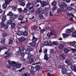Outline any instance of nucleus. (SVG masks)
Returning <instances> with one entry per match:
<instances>
[{
	"mask_svg": "<svg viewBox=\"0 0 76 76\" xmlns=\"http://www.w3.org/2000/svg\"><path fill=\"white\" fill-rule=\"evenodd\" d=\"M8 62L10 65H12L13 66L12 68V70L13 71L16 69H19L21 67L22 64L19 63V61H18L16 62L15 61H11L10 60H9L8 61Z\"/></svg>",
	"mask_w": 76,
	"mask_h": 76,
	"instance_id": "obj_1",
	"label": "nucleus"
},
{
	"mask_svg": "<svg viewBox=\"0 0 76 76\" xmlns=\"http://www.w3.org/2000/svg\"><path fill=\"white\" fill-rule=\"evenodd\" d=\"M53 45L57 46V45H58V43L56 41H53L52 42L50 39L47 41H44L43 43V45L44 46L49 45V46H53Z\"/></svg>",
	"mask_w": 76,
	"mask_h": 76,
	"instance_id": "obj_2",
	"label": "nucleus"
},
{
	"mask_svg": "<svg viewBox=\"0 0 76 76\" xmlns=\"http://www.w3.org/2000/svg\"><path fill=\"white\" fill-rule=\"evenodd\" d=\"M66 3L64 2H63L61 3V4L60 5V8H58V13L60 12H64L66 11V10L64 9L65 7L67 6Z\"/></svg>",
	"mask_w": 76,
	"mask_h": 76,
	"instance_id": "obj_3",
	"label": "nucleus"
},
{
	"mask_svg": "<svg viewBox=\"0 0 76 76\" xmlns=\"http://www.w3.org/2000/svg\"><path fill=\"white\" fill-rule=\"evenodd\" d=\"M74 29L73 28H72L70 29H66V34L63 33L62 34L63 37H64V38H67L68 37L71 35V34L70 33L73 31Z\"/></svg>",
	"mask_w": 76,
	"mask_h": 76,
	"instance_id": "obj_4",
	"label": "nucleus"
},
{
	"mask_svg": "<svg viewBox=\"0 0 76 76\" xmlns=\"http://www.w3.org/2000/svg\"><path fill=\"white\" fill-rule=\"evenodd\" d=\"M54 34H56V31L54 29L51 30L50 33L48 32L47 35V36L48 37V38H50L52 35H54L56 37L57 35Z\"/></svg>",
	"mask_w": 76,
	"mask_h": 76,
	"instance_id": "obj_5",
	"label": "nucleus"
},
{
	"mask_svg": "<svg viewBox=\"0 0 76 76\" xmlns=\"http://www.w3.org/2000/svg\"><path fill=\"white\" fill-rule=\"evenodd\" d=\"M12 1V0H5V3L2 6L3 9H6L7 7V5L9 4L10 2Z\"/></svg>",
	"mask_w": 76,
	"mask_h": 76,
	"instance_id": "obj_6",
	"label": "nucleus"
},
{
	"mask_svg": "<svg viewBox=\"0 0 76 76\" xmlns=\"http://www.w3.org/2000/svg\"><path fill=\"white\" fill-rule=\"evenodd\" d=\"M30 51L28 49H27L26 50V53H25L27 54L28 55V56L27 58V59L28 60L29 59V58H31V57L32 56V55H31V54L30 53Z\"/></svg>",
	"mask_w": 76,
	"mask_h": 76,
	"instance_id": "obj_7",
	"label": "nucleus"
},
{
	"mask_svg": "<svg viewBox=\"0 0 76 76\" xmlns=\"http://www.w3.org/2000/svg\"><path fill=\"white\" fill-rule=\"evenodd\" d=\"M44 53H45V54L44 59H45V60H46V61H47L48 60V59H49L48 57V54L47 53V49H45L44 50Z\"/></svg>",
	"mask_w": 76,
	"mask_h": 76,
	"instance_id": "obj_8",
	"label": "nucleus"
},
{
	"mask_svg": "<svg viewBox=\"0 0 76 76\" xmlns=\"http://www.w3.org/2000/svg\"><path fill=\"white\" fill-rule=\"evenodd\" d=\"M9 50H10L9 49L7 51H6L4 54H6L7 55L6 56H4V57L5 58L6 60H7V58H8V57L10 56L12 54L11 52H9V53H8V51H9Z\"/></svg>",
	"mask_w": 76,
	"mask_h": 76,
	"instance_id": "obj_9",
	"label": "nucleus"
},
{
	"mask_svg": "<svg viewBox=\"0 0 76 76\" xmlns=\"http://www.w3.org/2000/svg\"><path fill=\"white\" fill-rule=\"evenodd\" d=\"M48 5V4L46 2V1H44L41 2V6L42 7H44V6H46Z\"/></svg>",
	"mask_w": 76,
	"mask_h": 76,
	"instance_id": "obj_10",
	"label": "nucleus"
},
{
	"mask_svg": "<svg viewBox=\"0 0 76 76\" xmlns=\"http://www.w3.org/2000/svg\"><path fill=\"white\" fill-rule=\"evenodd\" d=\"M58 57L59 58L60 60H63L65 58L66 56H65L64 54L60 55L58 56Z\"/></svg>",
	"mask_w": 76,
	"mask_h": 76,
	"instance_id": "obj_11",
	"label": "nucleus"
},
{
	"mask_svg": "<svg viewBox=\"0 0 76 76\" xmlns=\"http://www.w3.org/2000/svg\"><path fill=\"white\" fill-rule=\"evenodd\" d=\"M41 8H39L37 9V10L36 11V13L37 15H38V14L40 13H42L43 11L42 10H41Z\"/></svg>",
	"mask_w": 76,
	"mask_h": 76,
	"instance_id": "obj_12",
	"label": "nucleus"
},
{
	"mask_svg": "<svg viewBox=\"0 0 76 76\" xmlns=\"http://www.w3.org/2000/svg\"><path fill=\"white\" fill-rule=\"evenodd\" d=\"M35 68L34 66H32L31 67L30 71L31 72H35Z\"/></svg>",
	"mask_w": 76,
	"mask_h": 76,
	"instance_id": "obj_13",
	"label": "nucleus"
},
{
	"mask_svg": "<svg viewBox=\"0 0 76 76\" xmlns=\"http://www.w3.org/2000/svg\"><path fill=\"white\" fill-rule=\"evenodd\" d=\"M65 63L68 64V65H72V62H71L69 60H66L65 61Z\"/></svg>",
	"mask_w": 76,
	"mask_h": 76,
	"instance_id": "obj_14",
	"label": "nucleus"
},
{
	"mask_svg": "<svg viewBox=\"0 0 76 76\" xmlns=\"http://www.w3.org/2000/svg\"><path fill=\"white\" fill-rule=\"evenodd\" d=\"M63 48H64V45L62 44H60L58 46V48L59 50H62Z\"/></svg>",
	"mask_w": 76,
	"mask_h": 76,
	"instance_id": "obj_15",
	"label": "nucleus"
},
{
	"mask_svg": "<svg viewBox=\"0 0 76 76\" xmlns=\"http://www.w3.org/2000/svg\"><path fill=\"white\" fill-rule=\"evenodd\" d=\"M43 13V12H42L39 14V17L40 19H44V16H43V15H42V14Z\"/></svg>",
	"mask_w": 76,
	"mask_h": 76,
	"instance_id": "obj_16",
	"label": "nucleus"
},
{
	"mask_svg": "<svg viewBox=\"0 0 76 76\" xmlns=\"http://www.w3.org/2000/svg\"><path fill=\"white\" fill-rule=\"evenodd\" d=\"M23 16L22 15H20L18 16V20H21V21H22L23 20Z\"/></svg>",
	"mask_w": 76,
	"mask_h": 76,
	"instance_id": "obj_17",
	"label": "nucleus"
},
{
	"mask_svg": "<svg viewBox=\"0 0 76 76\" xmlns=\"http://www.w3.org/2000/svg\"><path fill=\"white\" fill-rule=\"evenodd\" d=\"M67 72V69L66 68L63 69L62 71V73L63 74H66V72Z\"/></svg>",
	"mask_w": 76,
	"mask_h": 76,
	"instance_id": "obj_18",
	"label": "nucleus"
},
{
	"mask_svg": "<svg viewBox=\"0 0 76 76\" xmlns=\"http://www.w3.org/2000/svg\"><path fill=\"white\" fill-rule=\"evenodd\" d=\"M29 44L30 45H31V47H35V45H36V43H35V42H32Z\"/></svg>",
	"mask_w": 76,
	"mask_h": 76,
	"instance_id": "obj_19",
	"label": "nucleus"
},
{
	"mask_svg": "<svg viewBox=\"0 0 76 76\" xmlns=\"http://www.w3.org/2000/svg\"><path fill=\"white\" fill-rule=\"evenodd\" d=\"M16 19V18L14 17V15L13 16H11L10 17V20L12 22H14V20Z\"/></svg>",
	"mask_w": 76,
	"mask_h": 76,
	"instance_id": "obj_20",
	"label": "nucleus"
},
{
	"mask_svg": "<svg viewBox=\"0 0 76 76\" xmlns=\"http://www.w3.org/2000/svg\"><path fill=\"white\" fill-rule=\"evenodd\" d=\"M18 35H19L20 36H21V35H23V31H18V32L17 34Z\"/></svg>",
	"mask_w": 76,
	"mask_h": 76,
	"instance_id": "obj_21",
	"label": "nucleus"
},
{
	"mask_svg": "<svg viewBox=\"0 0 76 76\" xmlns=\"http://www.w3.org/2000/svg\"><path fill=\"white\" fill-rule=\"evenodd\" d=\"M71 68L72 70H74L76 72V67H75L73 66H72Z\"/></svg>",
	"mask_w": 76,
	"mask_h": 76,
	"instance_id": "obj_22",
	"label": "nucleus"
},
{
	"mask_svg": "<svg viewBox=\"0 0 76 76\" xmlns=\"http://www.w3.org/2000/svg\"><path fill=\"white\" fill-rule=\"evenodd\" d=\"M28 34V31H25L24 32H23V35L24 36H27Z\"/></svg>",
	"mask_w": 76,
	"mask_h": 76,
	"instance_id": "obj_23",
	"label": "nucleus"
},
{
	"mask_svg": "<svg viewBox=\"0 0 76 76\" xmlns=\"http://www.w3.org/2000/svg\"><path fill=\"white\" fill-rule=\"evenodd\" d=\"M70 45L71 46H72L73 47H75V48H76V45L73 42H70Z\"/></svg>",
	"mask_w": 76,
	"mask_h": 76,
	"instance_id": "obj_24",
	"label": "nucleus"
},
{
	"mask_svg": "<svg viewBox=\"0 0 76 76\" xmlns=\"http://www.w3.org/2000/svg\"><path fill=\"white\" fill-rule=\"evenodd\" d=\"M8 16H14L13 14L11 12H10L7 15Z\"/></svg>",
	"mask_w": 76,
	"mask_h": 76,
	"instance_id": "obj_25",
	"label": "nucleus"
},
{
	"mask_svg": "<svg viewBox=\"0 0 76 76\" xmlns=\"http://www.w3.org/2000/svg\"><path fill=\"white\" fill-rule=\"evenodd\" d=\"M33 59L32 58H29V60L28 61V63L29 64H31V63H33Z\"/></svg>",
	"mask_w": 76,
	"mask_h": 76,
	"instance_id": "obj_26",
	"label": "nucleus"
},
{
	"mask_svg": "<svg viewBox=\"0 0 76 76\" xmlns=\"http://www.w3.org/2000/svg\"><path fill=\"white\" fill-rule=\"evenodd\" d=\"M66 9L67 10H68V11H71V10H73V8L69 6L67 7Z\"/></svg>",
	"mask_w": 76,
	"mask_h": 76,
	"instance_id": "obj_27",
	"label": "nucleus"
},
{
	"mask_svg": "<svg viewBox=\"0 0 76 76\" xmlns=\"http://www.w3.org/2000/svg\"><path fill=\"white\" fill-rule=\"evenodd\" d=\"M1 27L3 28H4V22L2 21L1 23Z\"/></svg>",
	"mask_w": 76,
	"mask_h": 76,
	"instance_id": "obj_28",
	"label": "nucleus"
},
{
	"mask_svg": "<svg viewBox=\"0 0 76 76\" xmlns=\"http://www.w3.org/2000/svg\"><path fill=\"white\" fill-rule=\"evenodd\" d=\"M2 22H4V21L6 20V16H4L2 18Z\"/></svg>",
	"mask_w": 76,
	"mask_h": 76,
	"instance_id": "obj_29",
	"label": "nucleus"
},
{
	"mask_svg": "<svg viewBox=\"0 0 76 76\" xmlns=\"http://www.w3.org/2000/svg\"><path fill=\"white\" fill-rule=\"evenodd\" d=\"M50 55H53V53H54V49H51L50 50Z\"/></svg>",
	"mask_w": 76,
	"mask_h": 76,
	"instance_id": "obj_30",
	"label": "nucleus"
},
{
	"mask_svg": "<svg viewBox=\"0 0 76 76\" xmlns=\"http://www.w3.org/2000/svg\"><path fill=\"white\" fill-rule=\"evenodd\" d=\"M20 4L22 6L24 7V6L26 5L25 2H21L20 3Z\"/></svg>",
	"mask_w": 76,
	"mask_h": 76,
	"instance_id": "obj_31",
	"label": "nucleus"
},
{
	"mask_svg": "<svg viewBox=\"0 0 76 76\" xmlns=\"http://www.w3.org/2000/svg\"><path fill=\"white\" fill-rule=\"evenodd\" d=\"M22 76H31V75L29 73H27L26 74L24 73L22 75Z\"/></svg>",
	"mask_w": 76,
	"mask_h": 76,
	"instance_id": "obj_32",
	"label": "nucleus"
},
{
	"mask_svg": "<svg viewBox=\"0 0 76 76\" xmlns=\"http://www.w3.org/2000/svg\"><path fill=\"white\" fill-rule=\"evenodd\" d=\"M64 51L65 53H68V52L69 51V50L68 49H67V48H65L64 49Z\"/></svg>",
	"mask_w": 76,
	"mask_h": 76,
	"instance_id": "obj_33",
	"label": "nucleus"
},
{
	"mask_svg": "<svg viewBox=\"0 0 76 76\" xmlns=\"http://www.w3.org/2000/svg\"><path fill=\"white\" fill-rule=\"evenodd\" d=\"M21 53V56L22 57H24L25 55V53L24 52H20Z\"/></svg>",
	"mask_w": 76,
	"mask_h": 76,
	"instance_id": "obj_34",
	"label": "nucleus"
},
{
	"mask_svg": "<svg viewBox=\"0 0 76 76\" xmlns=\"http://www.w3.org/2000/svg\"><path fill=\"white\" fill-rule=\"evenodd\" d=\"M35 69L37 70H40V66L39 65L37 66H35Z\"/></svg>",
	"mask_w": 76,
	"mask_h": 76,
	"instance_id": "obj_35",
	"label": "nucleus"
},
{
	"mask_svg": "<svg viewBox=\"0 0 76 76\" xmlns=\"http://www.w3.org/2000/svg\"><path fill=\"white\" fill-rule=\"evenodd\" d=\"M45 31V29H43L40 31V34H44V32Z\"/></svg>",
	"mask_w": 76,
	"mask_h": 76,
	"instance_id": "obj_36",
	"label": "nucleus"
},
{
	"mask_svg": "<svg viewBox=\"0 0 76 76\" xmlns=\"http://www.w3.org/2000/svg\"><path fill=\"white\" fill-rule=\"evenodd\" d=\"M11 26L12 28H15V26H16L15 24L12 23L11 24Z\"/></svg>",
	"mask_w": 76,
	"mask_h": 76,
	"instance_id": "obj_37",
	"label": "nucleus"
},
{
	"mask_svg": "<svg viewBox=\"0 0 76 76\" xmlns=\"http://www.w3.org/2000/svg\"><path fill=\"white\" fill-rule=\"evenodd\" d=\"M34 28H33V29H32V30H34V31H36V29H38V27L37 26L34 25Z\"/></svg>",
	"mask_w": 76,
	"mask_h": 76,
	"instance_id": "obj_38",
	"label": "nucleus"
},
{
	"mask_svg": "<svg viewBox=\"0 0 76 76\" xmlns=\"http://www.w3.org/2000/svg\"><path fill=\"white\" fill-rule=\"evenodd\" d=\"M19 50H20V51H22V52H23V50H24V48L22 47H20L19 48Z\"/></svg>",
	"mask_w": 76,
	"mask_h": 76,
	"instance_id": "obj_39",
	"label": "nucleus"
},
{
	"mask_svg": "<svg viewBox=\"0 0 76 76\" xmlns=\"http://www.w3.org/2000/svg\"><path fill=\"white\" fill-rule=\"evenodd\" d=\"M51 4L52 6H56V4H57V2L55 1H53L51 3Z\"/></svg>",
	"mask_w": 76,
	"mask_h": 76,
	"instance_id": "obj_40",
	"label": "nucleus"
},
{
	"mask_svg": "<svg viewBox=\"0 0 76 76\" xmlns=\"http://www.w3.org/2000/svg\"><path fill=\"white\" fill-rule=\"evenodd\" d=\"M38 39V38H33L32 40L33 42H35Z\"/></svg>",
	"mask_w": 76,
	"mask_h": 76,
	"instance_id": "obj_41",
	"label": "nucleus"
},
{
	"mask_svg": "<svg viewBox=\"0 0 76 76\" xmlns=\"http://www.w3.org/2000/svg\"><path fill=\"white\" fill-rule=\"evenodd\" d=\"M24 39H25L19 38L18 39V40L19 42H23V41H24Z\"/></svg>",
	"mask_w": 76,
	"mask_h": 76,
	"instance_id": "obj_42",
	"label": "nucleus"
},
{
	"mask_svg": "<svg viewBox=\"0 0 76 76\" xmlns=\"http://www.w3.org/2000/svg\"><path fill=\"white\" fill-rule=\"evenodd\" d=\"M42 2V1L41 0H37L35 2V4H37V3H40L41 4V2Z\"/></svg>",
	"mask_w": 76,
	"mask_h": 76,
	"instance_id": "obj_43",
	"label": "nucleus"
},
{
	"mask_svg": "<svg viewBox=\"0 0 76 76\" xmlns=\"http://www.w3.org/2000/svg\"><path fill=\"white\" fill-rule=\"evenodd\" d=\"M76 36V31H74L72 33V36L73 37H75Z\"/></svg>",
	"mask_w": 76,
	"mask_h": 76,
	"instance_id": "obj_44",
	"label": "nucleus"
},
{
	"mask_svg": "<svg viewBox=\"0 0 76 76\" xmlns=\"http://www.w3.org/2000/svg\"><path fill=\"white\" fill-rule=\"evenodd\" d=\"M12 22H13V21H12L10 20H8V22L7 23V25H10V24H11V23H12Z\"/></svg>",
	"mask_w": 76,
	"mask_h": 76,
	"instance_id": "obj_45",
	"label": "nucleus"
},
{
	"mask_svg": "<svg viewBox=\"0 0 76 76\" xmlns=\"http://www.w3.org/2000/svg\"><path fill=\"white\" fill-rule=\"evenodd\" d=\"M30 6H31V4L29 3H28L26 5L27 8H29Z\"/></svg>",
	"mask_w": 76,
	"mask_h": 76,
	"instance_id": "obj_46",
	"label": "nucleus"
},
{
	"mask_svg": "<svg viewBox=\"0 0 76 76\" xmlns=\"http://www.w3.org/2000/svg\"><path fill=\"white\" fill-rule=\"evenodd\" d=\"M59 67L60 69H64V68L65 67V66L63 65H60L59 66Z\"/></svg>",
	"mask_w": 76,
	"mask_h": 76,
	"instance_id": "obj_47",
	"label": "nucleus"
},
{
	"mask_svg": "<svg viewBox=\"0 0 76 76\" xmlns=\"http://www.w3.org/2000/svg\"><path fill=\"white\" fill-rule=\"evenodd\" d=\"M57 9V7L56 6H54L53 7V11H54L55 10H56Z\"/></svg>",
	"mask_w": 76,
	"mask_h": 76,
	"instance_id": "obj_48",
	"label": "nucleus"
},
{
	"mask_svg": "<svg viewBox=\"0 0 76 76\" xmlns=\"http://www.w3.org/2000/svg\"><path fill=\"white\" fill-rule=\"evenodd\" d=\"M65 76H71V74L70 73H66L65 75Z\"/></svg>",
	"mask_w": 76,
	"mask_h": 76,
	"instance_id": "obj_49",
	"label": "nucleus"
},
{
	"mask_svg": "<svg viewBox=\"0 0 76 76\" xmlns=\"http://www.w3.org/2000/svg\"><path fill=\"white\" fill-rule=\"evenodd\" d=\"M71 50L72 51L73 53H75L76 52V49H71Z\"/></svg>",
	"mask_w": 76,
	"mask_h": 76,
	"instance_id": "obj_50",
	"label": "nucleus"
},
{
	"mask_svg": "<svg viewBox=\"0 0 76 76\" xmlns=\"http://www.w3.org/2000/svg\"><path fill=\"white\" fill-rule=\"evenodd\" d=\"M32 35L33 36V38H35V36H34L35 35V33L34 32H32Z\"/></svg>",
	"mask_w": 76,
	"mask_h": 76,
	"instance_id": "obj_51",
	"label": "nucleus"
},
{
	"mask_svg": "<svg viewBox=\"0 0 76 76\" xmlns=\"http://www.w3.org/2000/svg\"><path fill=\"white\" fill-rule=\"evenodd\" d=\"M25 68V67H23L22 68V69H20L18 70V71L20 72H21L23 70H24Z\"/></svg>",
	"mask_w": 76,
	"mask_h": 76,
	"instance_id": "obj_52",
	"label": "nucleus"
},
{
	"mask_svg": "<svg viewBox=\"0 0 76 76\" xmlns=\"http://www.w3.org/2000/svg\"><path fill=\"white\" fill-rule=\"evenodd\" d=\"M28 11V10L27 8H24V9L23 10V12H24V13H26V12H27Z\"/></svg>",
	"mask_w": 76,
	"mask_h": 76,
	"instance_id": "obj_53",
	"label": "nucleus"
},
{
	"mask_svg": "<svg viewBox=\"0 0 76 76\" xmlns=\"http://www.w3.org/2000/svg\"><path fill=\"white\" fill-rule=\"evenodd\" d=\"M18 11L20 13H21V12H22V8H20L18 9Z\"/></svg>",
	"mask_w": 76,
	"mask_h": 76,
	"instance_id": "obj_54",
	"label": "nucleus"
},
{
	"mask_svg": "<svg viewBox=\"0 0 76 76\" xmlns=\"http://www.w3.org/2000/svg\"><path fill=\"white\" fill-rule=\"evenodd\" d=\"M34 10L35 9H34V8H32L31 10H30V12H31V13H33V12H34Z\"/></svg>",
	"mask_w": 76,
	"mask_h": 76,
	"instance_id": "obj_55",
	"label": "nucleus"
},
{
	"mask_svg": "<svg viewBox=\"0 0 76 76\" xmlns=\"http://www.w3.org/2000/svg\"><path fill=\"white\" fill-rule=\"evenodd\" d=\"M27 50H28L31 52L32 50V48L31 47H29Z\"/></svg>",
	"mask_w": 76,
	"mask_h": 76,
	"instance_id": "obj_56",
	"label": "nucleus"
},
{
	"mask_svg": "<svg viewBox=\"0 0 76 76\" xmlns=\"http://www.w3.org/2000/svg\"><path fill=\"white\" fill-rule=\"evenodd\" d=\"M1 40H2V41H1L2 43V44H4V43L5 39L4 38H2V39Z\"/></svg>",
	"mask_w": 76,
	"mask_h": 76,
	"instance_id": "obj_57",
	"label": "nucleus"
},
{
	"mask_svg": "<svg viewBox=\"0 0 76 76\" xmlns=\"http://www.w3.org/2000/svg\"><path fill=\"white\" fill-rule=\"evenodd\" d=\"M13 42L12 41V40H10V41H9V45H10L11 44H12Z\"/></svg>",
	"mask_w": 76,
	"mask_h": 76,
	"instance_id": "obj_58",
	"label": "nucleus"
},
{
	"mask_svg": "<svg viewBox=\"0 0 76 76\" xmlns=\"http://www.w3.org/2000/svg\"><path fill=\"white\" fill-rule=\"evenodd\" d=\"M45 10L46 11H48L49 10V7L45 8Z\"/></svg>",
	"mask_w": 76,
	"mask_h": 76,
	"instance_id": "obj_59",
	"label": "nucleus"
},
{
	"mask_svg": "<svg viewBox=\"0 0 76 76\" xmlns=\"http://www.w3.org/2000/svg\"><path fill=\"white\" fill-rule=\"evenodd\" d=\"M7 35L6 34L4 33L3 34V37H6V36H7Z\"/></svg>",
	"mask_w": 76,
	"mask_h": 76,
	"instance_id": "obj_60",
	"label": "nucleus"
},
{
	"mask_svg": "<svg viewBox=\"0 0 76 76\" xmlns=\"http://www.w3.org/2000/svg\"><path fill=\"white\" fill-rule=\"evenodd\" d=\"M4 27L5 29H7V28H8V26L6 24L5 25H4Z\"/></svg>",
	"mask_w": 76,
	"mask_h": 76,
	"instance_id": "obj_61",
	"label": "nucleus"
},
{
	"mask_svg": "<svg viewBox=\"0 0 76 76\" xmlns=\"http://www.w3.org/2000/svg\"><path fill=\"white\" fill-rule=\"evenodd\" d=\"M6 67L8 68V69H10V68H11V66L8 65H7Z\"/></svg>",
	"mask_w": 76,
	"mask_h": 76,
	"instance_id": "obj_62",
	"label": "nucleus"
},
{
	"mask_svg": "<svg viewBox=\"0 0 76 76\" xmlns=\"http://www.w3.org/2000/svg\"><path fill=\"white\" fill-rule=\"evenodd\" d=\"M34 7L33 6H32L31 7H28V9L29 10H31L32 9H33V8Z\"/></svg>",
	"mask_w": 76,
	"mask_h": 76,
	"instance_id": "obj_63",
	"label": "nucleus"
},
{
	"mask_svg": "<svg viewBox=\"0 0 76 76\" xmlns=\"http://www.w3.org/2000/svg\"><path fill=\"white\" fill-rule=\"evenodd\" d=\"M70 6H71L72 7H74L75 6V4H70Z\"/></svg>",
	"mask_w": 76,
	"mask_h": 76,
	"instance_id": "obj_64",
	"label": "nucleus"
}]
</instances>
